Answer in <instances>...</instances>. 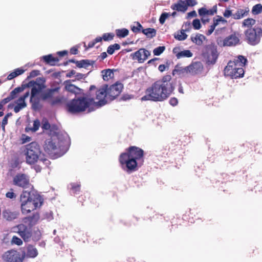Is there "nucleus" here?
<instances>
[{"label": "nucleus", "instance_id": "393cba45", "mask_svg": "<svg viewBox=\"0 0 262 262\" xmlns=\"http://www.w3.org/2000/svg\"><path fill=\"white\" fill-rule=\"evenodd\" d=\"M42 58L46 63L52 66L56 65L57 63L59 61L58 57H54L51 54L43 56Z\"/></svg>", "mask_w": 262, "mask_h": 262}, {"label": "nucleus", "instance_id": "72a5a7b5", "mask_svg": "<svg viewBox=\"0 0 262 262\" xmlns=\"http://www.w3.org/2000/svg\"><path fill=\"white\" fill-rule=\"evenodd\" d=\"M129 31L127 29H117L116 30V35L119 38H124L128 35Z\"/></svg>", "mask_w": 262, "mask_h": 262}, {"label": "nucleus", "instance_id": "20e7f679", "mask_svg": "<svg viewBox=\"0 0 262 262\" xmlns=\"http://www.w3.org/2000/svg\"><path fill=\"white\" fill-rule=\"evenodd\" d=\"M143 150L135 146H131L126 149L119 157V162L121 168L130 173L138 169V161L144 162Z\"/></svg>", "mask_w": 262, "mask_h": 262}, {"label": "nucleus", "instance_id": "a19ab883", "mask_svg": "<svg viewBox=\"0 0 262 262\" xmlns=\"http://www.w3.org/2000/svg\"><path fill=\"white\" fill-rule=\"evenodd\" d=\"M253 14L256 15L262 12V5L260 4L254 5L252 10Z\"/></svg>", "mask_w": 262, "mask_h": 262}, {"label": "nucleus", "instance_id": "ddd939ff", "mask_svg": "<svg viewBox=\"0 0 262 262\" xmlns=\"http://www.w3.org/2000/svg\"><path fill=\"white\" fill-rule=\"evenodd\" d=\"M12 182L14 185L23 189L29 188L31 185L29 177L25 173H17L13 177Z\"/></svg>", "mask_w": 262, "mask_h": 262}, {"label": "nucleus", "instance_id": "aec40b11", "mask_svg": "<svg viewBox=\"0 0 262 262\" xmlns=\"http://www.w3.org/2000/svg\"><path fill=\"white\" fill-rule=\"evenodd\" d=\"M171 8L173 10L185 12L187 10L188 5L185 1L179 0L177 3L171 5Z\"/></svg>", "mask_w": 262, "mask_h": 262}, {"label": "nucleus", "instance_id": "2eb2a0df", "mask_svg": "<svg viewBox=\"0 0 262 262\" xmlns=\"http://www.w3.org/2000/svg\"><path fill=\"white\" fill-rule=\"evenodd\" d=\"M123 88V85L119 82H116L115 84L107 88V93L108 99L110 100H113L118 96Z\"/></svg>", "mask_w": 262, "mask_h": 262}, {"label": "nucleus", "instance_id": "5701e85b", "mask_svg": "<svg viewBox=\"0 0 262 262\" xmlns=\"http://www.w3.org/2000/svg\"><path fill=\"white\" fill-rule=\"evenodd\" d=\"M172 75H178L180 76H183L185 74H189L188 66L185 67H182L179 64L175 66L174 70L172 72Z\"/></svg>", "mask_w": 262, "mask_h": 262}, {"label": "nucleus", "instance_id": "412c9836", "mask_svg": "<svg viewBox=\"0 0 262 262\" xmlns=\"http://www.w3.org/2000/svg\"><path fill=\"white\" fill-rule=\"evenodd\" d=\"M64 89L68 92L75 94L80 93L81 89L75 85L72 84L70 80H66L64 82Z\"/></svg>", "mask_w": 262, "mask_h": 262}, {"label": "nucleus", "instance_id": "338daca9", "mask_svg": "<svg viewBox=\"0 0 262 262\" xmlns=\"http://www.w3.org/2000/svg\"><path fill=\"white\" fill-rule=\"evenodd\" d=\"M16 77H17V74L12 72L8 75L7 76V79L9 80H12Z\"/></svg>", "mask_w": 262, "mask_h": 262}, {"label": "nucleus", "instance_id": "bb28decb", "mask_svg": "<svg viewBox=\"0 0 262 262\" xmlns=\"http://www.w3.org/2000/svg\"><path fill=\"white\" fill-rule=\"evenodd\" d=\"M191 40L198 46H201L203 43V41L205 40L206 37L202 34H196L195 36H191Z\"/></svg>", "mask_w": 262, "mask_h": 262}, {"label": "nucleus", "instance_id": "09e8293b", "mask_svg": "<svg viewBox=\"0 0 262 262\" xmlns=\"http://www.w3.org/2000/svg\"><path fill=\"white\" fill-rule=\"evenodd\" d=\"M6 198L10 199H15L16 198L17 195L14 192V190L11 188L10 189L9 191L6 193Z\"/></svg>", "mask_w": 262, "mask_h": 262}, {"label": "nucleus", "instance_id": "0eeeda50", "mask_svg": "<svg viewBox=\"0 0 262 262\" xmlns=\"http://www.w3.org/2000/svg\"><path fill=\"white\" fill-rule=\"evenodd\" d=\"M26 162L30 165L35 164L39 157H42L39 145L36 142H32L26 146Z\"/></svg>", "mask_w": 262, "mask_h": 262}, {"label": "nucleus", "instance_id": "a18cd8bd", "mask_svg": "<svg viewBox=\"0 0 262 262\" xmlns=\"http://www.w3.org/2000/svg\"><path fill=\"white\" fill-rule=\"evenodd\" d=\"M22 240L16 236H13L11 239V244H15L17 246H20L23 244Z\"/></svg>", "mask_w": 262, "mask_h": 262}, {"label": "nucleus", "instance_id": "6e6d98bb", "mask_svg": "<svg viewBox=\"0 0 262 262\" xmlns=\"http://www.w3.org/2000/svg\"><path fill=\"white\" fill-rule=\"evenodd\" d=\"M37 164L34 166V168L37 172H40L43 168V165L38 163V161L36 162Z\"/></svg>", "mask_w": 262, "mask_h": 262}, {"label": "nucleus", "instance_id": "9d476101", "mask_svg": "<svg viewBox=\"0 0 262 262\" xmlns=\"http://www.w3.org/2000/svg\"><path fill=\"white\" fill-rule=\"evenodd\" d=\"M202 56L207 65L214 64L219 57L216 46L212 43L206 45L202 52Z\"/></svg>", "mask_w": 262, "mask_h": 262}, {"label": "nucleus", "instance_id": "c756f323", "mask_svg": "<svg viewBox=\"0 0 262 262\" xmlns=\"http://www.w3.org/2000/svg\"><path fill=\"white\" fill-rule=\"evenodd\" d=\"M103 79L105 81H108L114 77V70L110 69L104 70L101 71Z\"/></svg>", "mask_w": 262, "mask_h": 262}, {"label": "nucleus", "instance_id": "13d9d810", "mask_svg": "<svg viewBox=\"0 0 262 262\" xmlns=\"http://www.w3.org/2000/svg\"><path fill=\"white\" fill-rule=\"evenodd\" d=\"M169 102L170 104L173 106L177 105L178 103V99L175 97L171 98Z\"/></svg>", "mask_w": 262, "mask_h": 262}, {"label": "nucleus", "instance_id": "2f4dec72", "mask_svg": "<svg viewBox=\"0 0 262 262\" xmlns=\"http://www.w3.org/2000/svg\"><path fill=\"white\" fill-rule=\"evenodd\" d=\"M256 23V20L251 18H248L243 20L242 23L243 27H247L248 28H253Z\"/></svg>", "mask_w": 262, "mask_h": 262}, {"label": "nucleus", "instance_id": "e2e57ef3", "mask_svg": "<svg viewBox=\"0 0 262 262\" xmlns=\"http://www.w3.org/2000/svg\"><path fill=\"white\" fill-rule=\"evenodd\" d=\"M24 72H25L24 70H23L22 69H20V68L16 69L13 71L14 73H15L16 74H17V76L23 74Z\"/></svg>", "mask_w": 262, "mask_h": 262}, {"label": "nucleus", "instance_id": "7c9ffc66", "mask_svg": "<svg viewBox=\"0 0 262 262\" xmlns=\"http://www.w3.org/2000/svg\"><path fill=\"white\" fill-rule=\"evenodd\" d=\"M142 33L145 35L147 38H152L156 36L157 31L154 28H148L142 29Z\"/></svg>", "mask_w": 262, "mask_h": 262}, {"label": "nucleus", "instance_id": "774afa93", "mask_svg": "<svg viewBox=\"0 0 262 262\" xmlns=\"http://www.w3.org/2000/svg\"><path fill=\"white\" fill-rule=\"evenodd\" d=\"M11 100H12L11 98L8 96L7 97L2 99L1 101L3 103L4 105L10 102Z\"/></svg>", "mask_w": 262, "mask_h": 262}, {"label": "nucleus", "instance_id": "cd10ccee", "mask_svg": "<svg viewBox=\"0 0 262 262\" xmlns=\"http://www.w3.org/2000/svg\"><path fill=\"white\" fill-rule=\"evenodd\" d=\"M3 216L8 221H12L18 217V213L16 212H12L8 210L3 211Z\"/></svg>", "mask_w": 262, "mask_h": 262}, {"label": "nucleus", "instance_id": "de8ad7c7", "mask_svg": "<svg viewBox=\"0 0 262 262\" xmlns=\"http://www.w3.org/2000/svg\"><path fill=\"white\" fill-rule=\"evenodd\" d=\"M114 34L113 33H104L102 35V40L103 39L104 41H110L113 39Z\"/></svg>", "mask_w": 262, "mask_h": 262}, {"label": "nucleus", "instance_id": "e433bc0d", "mask_svg": "<svg viewBox=\"0 0 262 262\" xmlns=\"http://www.w3.org/2000/svg\"><path fill=\"white\" fill-rule=\"evenodd\" d=\"M142 29H143L142 26L139 22L135 23V25L131 27L132 31L135 33L140 32L141 31L142 32Z\"/></svg>", "mask_w": 262, "mask_h": 262}, {"label": "nucleus", "instance_id": "b1692460", "mask_svg": "<svg viewBox=\"0 0 262 262\" xmlns=\"http://www.w3.org/2000/svg\"><path fill=\"white\" fill-rule=\"evenodd\" d=\"M249 12L248 8L239 9L232 14V17L235 19H239L248 15Z\"/></svg>", "mask_w": 262, "mask_h": 262}, {"label": "nucleus", "instance_id": "49530a36", "mask_svg": "<svg viewBox=\"0 0 262 262\" xmlns=\"http://www.w3.org/2000/svg\"><path fill=\"white\" fill-rule=\"evenodd\" d=\"M72 187L71 190L73 194H77L80 192V185L78 184L73 183L71 184Z\"/></svg>", "mask_w": 262, "mask_h": 262}, {"label": "nucleus", "instance_id": "f8f14e48", "mask_svg": "<svg viewBox=\"0 0 262 262\" xmlns=\"http://www.w3.org/2000/svg\"><path fill=\"white\" fill-rule=\"evenodd\" d=\"M241 34L238 32H234L232 34L225 37L224 39H217V43L221 47H232L239 43Z\"/></svg>", "mask_w": 262, "mask_h": 262}, {"label": "nucleus", "instance_id": "c03bdc74", "mask_svg": "<svg viewBox=\"0 0 262 262\" xmlns=\"http://www.w3.org/2000/svg\"><path fill=\"white\" fill-rule=\"evenodd\" d=\"M170 16V14L169 13H162L159 18V22L161 24L163 25L164 24L166 19Z\"/></svg>", "mask_w": 262, "mask_h": 262}, {"label": "nucleus", "instance_id": "f03ea898", "mask_svg": "<svg viewBox=\"0 0 262 262\" xmlns=\"http://www.w3.org/2000/svg\"><path fill=\"white\" fill-rule=\"evenodd\" d=\"M107 84H104L96 92V99L98 102H95V99L91 97L90 92L84 94L83 96L74 98L66 104V109L71 114H77L85 111L91 105L102 106L107 103L106 98H108L107 88Z\"/></svg>", "mask_w": 262, "mask_h": 262}, {"label": "nucleus", "instance_id": "6ab92c4d", "mask_svg": "<svg viewBox=\"0 0 262 262\" xmlns=\"http://www.w3.org/2000/svg\"><path fill=\"white\" fill-rule=\"evenodd\" d=\"M39 219V214L38 213H34L32 215L27 216L23 219L24 223L27 224L28 226L32 228Z\"/></svg>", "mask_w": 262, "mask_h": 262}, {"label": "nucleus", "instance_id": "473e14b6", "mask_svg": "<svg viewBox=\"0 0 262 262\" xmlns=\"http://www.w3.org/2000/svg\"><path fill=\"white\" fill-rule=\"evenodd\" d=\"M24 90V88L23 86L17 87L10 92L9 96L11 98V99L13 100L16 98L18 96V94L19 93L23 92Z\"/></svg>", "mask_w": 262, "mask_h": 262}, {"label": "nucleus", "instance_id": "680f3d73", "mask_svg": "<svg viewBox=\"0 0 262 262\" xmlns=\"http://www.w3.org/2000/svg\"><path fill=\"white\" fill-rule=\"evenodd\" d=\"M184 26L185 27V31H189L191 28V25L190 22H186L184 24Z\"/></svg>", "mask_w": 262, "mask_h": 262}, {"label": "nucleus", "instance_id": "1a4fd4ad", "mask_svg": "<svg viewBox=\"0 0 262 262\" xmlns=\"http://www.w3.org/2000/svg\"><path fill=\"white\" fill-rule=\"evenodd\" d=\"M245 40L251 46L258 45L262 37V28L257 26L248 28L244 31Z\"/></svg>", "mask_w": 262, "mask_h": 262}, {"label": "nucleus", "instance_id": "052dcab7", "mask_svg": "<svg viewBox=\"0 0 262 262\" xmlns=\"http://www.w3.org/2000/svg\"><path fill=\"white\" fill-rule=\"evenodd\" d=\"M115 50L114 47H112V45H110L108 47L107 49V52L110 55H112L114 54Z\"/></svg>", "mask_w": 262, "mask_h": 262}, {"label": "nucleus", "instance_id": "a211bd4d", "mask_svg": "<svg viewBox=\"0 0 262 262\" xmlns=\"http://www.w3.org/2000/svg\"><path fill=\"white\" fill-rule=\"evenodd\" d=\"M172 52L176 56L178 59L183 57H191L193 55L192 52L189 50H184L181 51L180 47H174L172 50Z\"/></svg>", "mask_w": 262, "mask_h": 262}, {"label": "nucleus", "instance_id": "79ce46f5", "mask_svg": "<svg viewBox=\"0 0 262 262\" xmlns=\"http://www.w3.org/2000/svg\"><path fill=\"white\" fill-rule=\"evenodd\" d=\"M38 163L41 164L43 163V168H46L48 167L49 165L50 164L51 162L47 158H39L38 160Z\"/></svg>", "mask_w": 262, "mask_h": 262}, {"label": "nucleus", "instance_id": "a878e982", "mask_svg": "<svg viewBox=\"0 0 262 262\" xmlns=\"http://www.w3.org/2000/svg\"><path fill=\"white\" fill-rule=\"evenodd\" d=\"M37 249L33 245H29L27 247V252L25 254L26 257L29 258H35L38 255Z\"/></svg>", "mask_w": 262, "mask_h": 262}, {"label": "nucleus", "instance_id": "69168bd1", "mask_svg": "<svg viewBox=\"0 0 262 262\" xmlns=\"http://www.w3.org/2000/svg\"><path fill=\"white\" fill-rule=\"evenodd\" d=\"M186 5L188 6H193L196 4V2L194 0H186Z\"/></svg>", "mask_w": 262, "mask_h": 262}, {"label": "nucleus", "instance_id": "39448f33", "mask_svg": "<svg viewBox=\"0 0 262 262\" xmlns=\"http://www.w3.org/2000/svg\"><path fill=\"white\" fill-rule=\"evenodd\" d=\"M19 201L23 214L30 213L40 207L43 203L39 194L28 191H23L20 195Z\"/></svg>", "mask_w": 262, "mask_h": 262}, {"label": "nucleus", "instance_id": "4c0bfd02", "mask_svg": "<svg viewBox=\"0 0 262 262\" xmlns=\"http://www.w3.org/2000/svg\"><path fill=\"white\" fill-rule=\"evenodd\" d=\"M186 32L185 30L182 29L180 32H178L174 37L178 40H184L187 37V35L185 33Z\"/></svg>", "mask_w": 262, "mask_h": 262}, {"label": "nucleus", "instance_id": "4be33fe9", "mask_svg": "<svg viewBox=\"0 0 262 262\" xmlns=\"http://www.w3.org/2000/svg\"><path fill=\"white\" fill-rule=\"evenodd\" d=\"M217 6L215 5L209 10H207L205 7H202L198 10L199 15L200 16H204L205 15H213L217 12Z\"/></svg>", "mask_w": 262, "mask_h": 262}, {"label": "nucleus", "instance_id": "3c124183", "mask_svg": "<svg viewBox=\"0 0 262 262\" xmlns=\"http://www.w3.org/2000/svg\"><path fill=\"white\" fill-rule=\"evenodd\" d=\"M51 127V125L49 121L47 119L42 120L41 128L44 130H49Z\"/></svg>", "mask_w": 262, "mask_h": 262}, {"label": "nucleus", "instance_id": "58836bf2", "mask_svg": "<svg viewBox=\"0 0 262 262\" xmlns=\"http://www.w3.org/2000/svg\"><path fill=\"white\" fill-rule=\"evenodd\" d=\"M29 92H27L23 96H20L15 102V103L24 104V105L27 106V104L25 102V99L29 96Z\"/></svg>", "mask_w": 262, "mask_h": 262}, {"label": "nucleus", "instance_id": "4d7b16f0", "mask_svg": "<svg viewBox=\"0 0 262 262\" xmlns=\"http://www.w3.org/2000/svg\"><path fill=\"white\" fill-rule=\"evenodd\" d=\"M8 123V119L6 117H4L3 119V120L2 122L0 123V125H1V127L2 128V129L4 132L5 131V126Z\"/></svg>", "mask_w": 262, "mask_h": 262}, {"label": "nucleus", "instance_id": "f3484780", "mask_svg": "<svg viewBox=\"0 0 262 262\" xmlns=\"http://www.w3.org/2000/svg\"><path fill=\"white\" fill-rule=\"evenodd\" d=\"M189 74L195 75L200 74L203 70V66L200 62H194L188 66Z\"/></svg>", "mask_w": 262, "mask_h": 262}, {"label": "nucleus", "instance_id": "f704fd0d", "mask_svg": "<svg viewBox=\"0 0 262 262\" xmlns=\"http://www.w3.org/2000/svg\"><path fill=\"white\" fill-rule=\"evenodd\" d=\"M90 60L88 59H83L80 61H78L76 62V66L77 67L79 68H87L89 66H90L91 63L90 62Z\"/></svg>", "mask_w": 262, "mask_h": 262}, {"label": "nucleus", "instance_id": "7ed1b4c3", "mask_svg": "<svg viewBox=\"0 0 262 262\" xmlns=\"http://www.w3.org/2000/svg\"><path fill=\"white\" fill-rule=\"evenodd\" d=\"M174 90V84L170 75L164 76L161 79L154 82L147 88L141 101L162 102L166 100Z\"/></svg>", "mask_w": 262, "mask_h": 262}, {"label": "nucleus", "instance_id": "dca6fc26", "mask_svg": "<svg viewBox=\"0 0 262 262\" xmlns=\"http://www.w3.org/2000/svg\"><path fill=\"white\" fill-rule=\"evenodd\" d=\"M150 55V53L148 50L141 48L135 53L130 55V57L134 60H137L139 62L143 63L146 60L149 56Z\"/></svg>", "mask_w": 262, "mask_h": 262}, {"label": "nucleus", "instance_id": "c85d7f7f", "mask_svg": "<svg viewBox=\"0 0 262 262\" xmlns=\"http://www.w3.org/2000/svg\"><path fill=\"white\" fill-rule=\"evenodd\" d=\"M40 126V122L38 119H36L33 121V126L31 127L29 126H27L25 128L26 132H31L32 133L36 132L38 130L39 127Z\"/></svg>", "mask_w": 262, "mask_h": 262}, {"label": "nucleus", "instance_id": "0e129e2a", "mask_svg": "<svg viewBox=\"0 0 262 262\" xmlns=\"http://www.w3.org/2000/svg\"><path fill=\"white\" fill-rule=\"evenodd\" d=\"M78 53V48L76 47H73L70 49V53L73 55H76Z\"/></svg>", "mask_w": 262, "mask_h": 262}, {"label": "nucleus", "instance_id": "9b49d317", "mask_svg": "<svg viewBox=\"0 0 262 262\" xmlns=\"http://www.w3.org/2000/svg\"><path fill=\"white\" fill-rule=\"evenodd\" d=\"M25 257V253L21 254L13 249L7 250L2 255V259L4 262H23Z\"/></svg>", "mask_w": 262, "mask_h": 262}, {"label": "nucleus", "instance_id": "864d4df0", "mask_svg": "<svg viewBox=\"0 0 262 262\" xmlns=\"http://www.w3.org/2000/svg\"><path fill=\"white\" fill-rule=\"evenodd\" d=\"M40 74V71L39 70H33L32 71L28 76V78H34L36 76H37Z\"/></svg>", "mask_w": 262, "mask_h": 262}, {"label": "nucleus", "instance_id": "423d86ee", "mask_svg": "<svg viewBox=\"0 0 262 262\" xmlns=\"http://www.w3.org/2000/svg\"><path fill=\"white\" fill-rule=\"evenodd\" d=\"M247 63V58L243 55H238L233 61H229L224 69L225 76L231 79H237L244 76L245 71L243 68Z\"/></svg>", "mask_w": 262, "mask_h": 262}, {"label": "nucleus", "instance_id": "8fccbe9b", "mask_svg": "<svg viewBox=\"0 0 262 262\" xmlns=\"http://www.w3.org/2000/svg\"><path fill=\"white\" fill-rule=\"evenodd\" d=\"M192 25L195 30H199L201 28L200 20L199 19H195L192 21Z\"/></svg>", "mask_w": 262, "mask_h": 262}, {"label": "nucleus", "instance_id": "4468645a", "mask_svg": "<svg viewBox=\"0 0 262 262\" xmlns=\"http://www.w3.org/2000/svg\"><path fill=\"white\" fill-rule=\"evenodd\" d=\"M17 233L21 236L25 242L30 241L32 235V228L24 224H20L16 226Z\"/></svg>", "mask_w": 262, "mask_h": 262}, {"label": "nucleus", "instance_id": "c9c22d12", "mask_svg": "<svg viewBox=\"0 0 262 262\" xmlns=\"http://www.w3.org/2000/svg\"><path fill=\"white\" fill-rule=\"evenodd\" d=\"M213 24L216 27L220 24L223 25L226 24L227 21L221 16H216V17H214L213 19Z\"/></svg>", "mask_w": 262, "mask_h": 262}, {"label": "nucleus", "instance_id": "5fc2aeb1", "mask_svg": "<svg viewBox=\"0 0 262 262\" xmlns=\"http://www.w3.org/2000/svg\"><path fill=\"white\" fill-rule=\"evenodd\" d=\"M215 27L216 26L213 24L210 26L209 29L206 32V35H210L214 31Z\"/></svg>", "mask_w": 262, "mask_h": 262}, {"label": "nucleus", "instance_id": "6e6552de", "mask_svg": "<svg viewBox=\"0 0 262 262\" xmlns=\"http://www.w3.org/2000/svg\"><path fill=\"white\" fill-rule=\"evenodd\" d=\"M43 148L45 152L53 159H56L62 156L66 151L61 145L51 139L45 141Z\"/></svg>", "mask_w": 262, "mask_h": 262}, {"label": "nucleus", "instance_id": "603ef678", "mask_svg": "<svg viewBox=\"0 0 262 262\" xmlns=\"http://www.w3.org/2000/svg\"><path fill=\"white\" fill-rule=\"evenodd\" d=\"M17 105L14 107V111L15 113H18L21 109L26 107L24 104L16 103Z\"/></svg>", "mask_w": 262, "mask_h": 262}, {"label": "nucleus", "instance_id": "bf43d9fd", "mask_svg": "<svg viewBox=\"0 0 262 262\" xmlns=\"http://www.w3.org/2000/svg\"><path fill=\"white\" fill-rule=\"evenodd\" d=\"M232 14L231 11L229 10H226L223 13L224 16L227 18H228L231 16H232Z\"/></svg>", "mask_w": 262, "mask_h": 262}, {"label": "nucleus", "instance_id": "37998d69", "mask_svg": "<svg viewBox=\"0 0 262 262\" xmlns=\"http://www.w3.org/2000/svg\"><path fill=\"white\" fill-rule=\"evenodd\" d=\"M165 50V46H159L157 48H156L154 51L153 53L154 55L159 56L161 55Z\"/></svg>", "mask_w": 262, "mask_h": 262}, {"label": "nucleus", "instance_id": "ea45409f", "mask_svg": "<svg viewBox=\"0 0 262 262\" xmlns=\"http://www.w3.org/2000/svg\"><path fill=\"white\" fill-rule=\"evenodd\" d=\"M101 40H102V37H101L100 36L97 37L94 40L90 41L88 43V46H86V45H84V47H85L86 49L93 48L96 43L100 42V41H101Z\"/></svg>", "mask_w": 262, "mask_h": 262}, {"label": "nucleus", "instance_id": "f257e3e1", "mask_svg": "<svg viewBox=\"0 0 262 262\" xmlns=\"http://www.w3.org/2000/svg\"><path fill=\"white\" fill-rule=\"evenodd\" d=\"M27 86L32 87L30 101L32 107L34 110L41 107L40 100L47 102L52 106L59 105L63 101V97L59 95L60 87L42 91L46 87L45 84L37 83L34 80L30 81Z\"/></svg>", "mask_w": 262, "mask_h": 262}]
</instances>
